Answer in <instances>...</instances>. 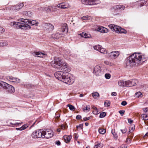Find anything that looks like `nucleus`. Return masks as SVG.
<instances>
[{"mask_svg":"<svg viewBox=\"0 0 148 148\" xmlns=\"http://www.w3.org/2000/svg\"><path fill=\"white\" fill-rule=\"evenodd\" d=\"M51 66L54 68L63 70L66 72L65 75L62 81L69 84H71L74 82V80L71 77L70 75L68 73L70 69L68 67L67 63L64 62L60 58L57 56L54 58V60L51 62Z\"/></svg>","mask_w":148,"mask_h":148,"instance_id":"f257e3e1","label":"nucleus"},{"mask_svg":"<svg viewBox=\"0 0 148 148\" xmlns=\"http://www.w3.org/2000/svg\"><path fill=\"white\" fill-rule=\"evenodd\" d=\"M19 21L23 23L14 21L11 22L10 25L11 26L15 28L27 30L31 28L30 25H28V23L31 24L32 25H38V22L36 20L29 21L28 19H20L19 20Z\"/></svg>","mask_w":148,"mask_h":148,"instance_id":"f03ea898","label":"nucleus"},{"mask_svg":"<svg viewBox=\"0 0 148 148\" xmlns=\"http://www.w3.org/2000/svg\"><path fill=\"white\" fill-rule=\"evenodd\" d=\"M145 61L144 57L140 53H134L127 58V64L133 67L140 65Z\"/></svg>","mask_w":148,"mask_h":148,"instance_id":"7ed1b4c3","label":"nucleus"},{"mask_svg":"<svg viewBox=\"0 0 148 148\" xmlns=\"http://www.w3.org/2000/svg\"><path fill=\"white\" fill-rule=\"evenodd\" d=\"M53 131L50 129H46L45 131H42L43 138L49 139L52 137L53 135Z\"/></svg>","mask_w":148,"mask_h":148,"instance_id":"20e7f679","label":"nucleus"},{"mask_svg":"<svg viewBox=\"0 0 148 148\" xmlns=\"http://www.w3.org/2000/svg\"><path fill=\"white\" fill-rule=\"evenodd\" d=\"M66 72H64L63 71H57L54 74L55 77L59 80L62 81L65 75H66Z\"/></svg>","mask_w":148,"mask_h":148,"instance_id":"39448f33","label":"nucleus"},{"mask_svg":"<svg viewBox=\"0 0 148 148\" xmlns=\"http://www.w3.org/2000/svg\"><path fill=\"white\" fill-rule=\"evenodd\" d=\"M32 136L33 138H43L42 131L41 130L35 131L32 133Z\"/></svg>","mask_w":148,"mask_h":148,"instance_id":"423d86ee","label":"nucleus"},{"mask_svg":"<svg viewBox=\"0 0 148 148\" xmlns=\"http://www.w3.org/2000/svg\"><path fill=\"white\" fill-rule=\"evenodd\" d=\"M101 67L99 65L96 66L94 69L93 73L96 76H99L101 75Z\"/></svg>","mask_w":148,"mask_h":148,"instance_id":"0eeeda50","label":"nucleus"},{"mask_svg":"<svg viewBox=\"0 0 148 148\" xmlns=\"http://www.w3.org/2000/svg\"><path fill=\"white\" fill-rule=\"evenodd\" d=\"M82 3L85 5H95L98 4L97 3V0H82Z\"/></svg>","mask_w":148,"mask_h":148,"instance_id":"6e6552de","label":"nucleus"},{"mask_svg":"<svg viewBox=\"0 0 148 148\" xmlns=\"http://www.w3.org/2000/svg\"><path fill=\"white\" fill-rule=\"evenodd\" d=\"M120 54V52L118 51H112V52L108 53V56L113 59H115L117 58Z\"/></svg>","mask_w":148,"mask_h":148,"instance_id":"1a4fd4ad","label":"nucleus"},{"mask_svg":"<svg viewBox=\"0 0 148 148\" xmlns=\"http://www.w3.org/2000/svg\"><path fill=\"white\" fill-rule=\"evenodd\" d=\"M24 6V4L23 3H20L12 7L11 9L12 10L18 11L21 9Z\"/></svg>","mask_w":148,"mask_h":148,"instance_id":"9d476101","label":"nucleus"},{"mask_svg":"<svg viewBox=\"0 0 148 148\" xmlns=\"http://www.w3.org/2000/svg\"><path fill=\"white\" fill-rule=\"evenodd\" d=\"M44 27L47 30L49 31H52L54 29L53 25L50 23L45 24Z\"/></svg>","mask_w":148,"mask_h":148,"instance_id":"9b49d317","label":"nucleus"},{"mask_svg":"<svg viewBox=\"0 0 148 148\" xmlns=\"http://www.w3.org/2000/svg\"><path fill=\"white\" fill-rule=\"evenodd\" d=\"M5 89L7 90L10 93H13L15 92V90L14 88L12 85H9L7 84L6 86L5 87Z\"/></svg>","mask_w":148,"mask_h":148,"instance_id":"f8f14e48","label":"nucleus"},{"mask_svg":"<svg viewBox=\"0 0 148 148\" xmlns=\"http://www.w3.org/2000/svg\"><path fill=\"white\" fill-rule=\"evenodd\" d=\"M108 27L112 31L115 32L117 33V31L119 28V27L114 24H110L108 25Z\"/></svg>","mask_w":148,"mask_h":148,"instance_id":"ddd939ff","label":"nucleus"},{"mask_svg":"<svg viewBox=\"0 0 148 148\" xmlns=\"http://www.w3.org/2000/svg\"><path fill=\"white\" fill-rule=\"evenodd\" d=\"M125 8V7L122 5H116L112 7V9L114 11L120 10H124Z\"/></svg>","mask_w":148,"mask_h":148,"instance_id":"4468645a","label":"nucleus"},{"mask_svg":"<svg viewBox=\"0 0 148 148\" xmlns=\"http://www.w3.org/2000/svg\"><path fill=\"white\" fill-rule=\"evenodd\" d=\"M8 79L10 81L13 82L19 83L20 82V79H19L12 76L8 77Z\"/></svg>","mask_w":148,"mask_h":148,"instance_id":"2eb2a0df","label":"nucleus"},{"mask_svg":"<svg viewBox=\"0 0 148 148\" xmlns=\"http://www.w3.org/2000/svg\"><path fill=\"white\" fill-rule=\"evenodd\" d=\"M57 7L58 8H61L62 9H65L70 7V5L68 3H62L58 4Z\"/></svg>","mask_w":148,"mask_h":148,"instance_id":"dca6fc26","label":"nucleus"},{"mask_svg":"<svg viewBox=\"0 0 148 148\" xmlns=\"http://www.w3.org/2000/svg\"><path fill=\"white\" fill-rule=\"evenodd\" d=\"M68 29L67 28V25L66 23L63 24L62 26L61 31L62 32H64L67 33L68 32Z\"/></svg>","mask_w":148,"mask_h":148,"instance_id":"f3484780","label":"nucleus"},{"mask_svg":"<svg viewBox=\"0 0 148 148\" xmlns=\"http://www.w3.org/2000/svg\"><path fill=\"white\" fill-rule=\"evenodd\" d=\"M33 55L34 56H37L39 57L42 58L45 54L40 52H35L33 53Z\"/></svg>","mask_w":148,"mask_h":148,"instance_id":"a211bd4d","label":"nucleus"},{"mask_svg":"<svg viewBox=\"0 0 148 148\" xmlns=\"http://www.w3.org/2000/svg\"><path fill=\"white\" fill-rule=\"evenodd\" d=\"M99 32L102 33H107L108 32V30L107 28L102 27H100L98 28Z\"/></svg>","mask_w":148,"mask_h":148,"instance_id":"6ab92c4d","label":"nucleus"},{"mask_svg":"<svg viewBox=\"0 0 148 148\" xmlns=\"http://www.w3.org/2000/svg\"><path fill=\"white\" fill-rule=\"evenodd\" d=\"M79 35L81 36L82 37L86 38H88L91 37V35L90 34L84 32H83L82 33L79 34Z\"/></svg>","mask_w":148,"mask_h":148,"instance_id":"aec40b11","label":"nucleus"},{"mask_svg":"<svg viewBox=\"0 0 148 148\" xmlns=\"http://www.w3.org/2000/svg\"><path fill=\"white\" fill-rule=\"evenodd\" d=\"M91 107L93 110V111L92 112L93 114L96 115L99 113V111L98 110V109L95 106H92Z\"/></svg>","mask_w":148,"mask_h":148,"instance_id":"412c9836","label":"nucleus"},{"mask_svg":"<svg viewBox=\"0 0 148 148\" xmlns=\"http://www.w3.org/2000/svg\"><path fill=\"white\" fill-rule=\"evenodd\" d=\"M64 138L65 142L66 143L69 142L71 140V136H64Z\"/></svg>","mask_w":148,"mask_h":148,"instance_id":"4be33fe9","label":"nucleus"},{"mask_svg":"<svg viewBox=\"0 0 148 148\" xmlns=\"http://www.w3.org/2000/svg\"><path fill=\"white\" fill-rule=\"evenodd\" d=\"M23 13V14H24L25 16L28 17H31L33 15L32 12L29 11H25Z\"/></svg>","mask_w":148,"mask_h":148,"instance_id":"5701e85b","label":"nucleus"},{"mask_svg":"<svg viewBox=\"0 0 148 148\" xmlns=\"http://www.w3.org/2000/svg\"><path fill=\"white\" fill-rule=\"evenodd\" d=\"M7 83L3 81H0V88L5 89Z\"/></svg>","mask_w":148,"mask_h":148,"instance_id":"b1692460","label":"nucleus"},{"mask_svg":"<svg viewBox=\"0 0 148 148\" xmlns=\"http://www.w3.org/2000/svg\"><path fill=\"white\" fill-rule=\"evenodd\" d=\"M119 28L120 29H118V31H117V33L125 34L127 33V31L121 28L120 27H119Z\"/></svg>","mask_w":148,"mask_h":148,"instance_id":"393cba45","label":"nucleus"},{"mask_svg":"<svg viewBox=\"0 0 148 148\" xmlns=\"http://www.w3.org/2000/svg\"><path fill=\"white\" fill-rule=\"evenodd\" d=\"M130 82L132 84L131 86H133L136 85V83H138V81L135 79H132L130 80Z\"/></svg>","mask_w":148,"mask_h":148,"instance_id":"a878e982","label":"nucleus"},{"mask_svg":"<svg viewBox=\"0 0 148 148\" xmlns=\"http://www.w3.org/2000/svg\"><path fill=\"white\" fill-rule=\"evenodd\" d=\"M92 96L95 99H97L99 97V93L97 92H93L92 93Z\"/></svg>","mask_w":148,"mask_h":148,"instance_id":"bb28decb","label":"nucleus"},{"mask_svg":"<svg viewBox=\"0 0 148 148\" xmlns=\"http://www.w3.org/2000/svg\"><path fill=\"white\" fill-rule=\"evenodd\" d=\"M99 51L100 53L103 54H108V52L106 50V49H105L102 48V47L101 48V49H100Z\"/></svg>","mask_w":148,"mask_h":148,"instance_id":"cd10ccee","label":"nucleus"},{"mask_svg":"<svg viewBox=\"0 0 148 148\" xmlns=\"http://www.w3.org/2000/svg\"><path fill=\"white\" fill-rule=\"evenodd\" d=\"M104 63L106 65H108L110 66H112L114 65V64L113 63L109 61H105L104 62Z\"/></svg>","mask_w":148,"mask_h":148,"instance_id":"c85d7f7f","label":"nucleus"},{"mask_svg":"<svg viewBox=\"0 0 148 148\" xmlns=\"http://www.w3.org/2000/svg\"><path fill=\"white\" fill-rule=\"evenodd\" d=\"M118 85L119 86H123L125 85V82L123 80H120L118 83Z\"/></svg>","mask_w":148,"mask_h":148,"instance_id":"c756f323","label":"nucleus"},{"mask_svg":"<svg viewBox=\"0 0 148 148\" xmlns=\"http://www.w3.org/2000/svg\"><path fill=\"white\" fill-rule=\"evenodd\" d=\"M141 117L143 118V119L145 120H148V116L146 114H143L141 115Z\"/></svg>","mask_w":148,"mask_h":148,"instance_id":"7c9ffc66","label":"nucleus"},{"mask_svg":"<svg viewBox=\"0 0 148 148\" xmlns=\"http://www.w3.org/2000/svg\"><path fill=\"white\" fill-rule=\"evenodd\" d=\"M99 133L103 134L106 132V130L104 129L100 128L99 130Z\"/></svg>","mask_w":148,"mask_h":148,"instance_id":"2f4dec72","label":"nucleus"},{"mask_svg":"<svg viewBox=\"0 0 148 148\" xmlns=\"http://www.w3.org/2000/svg\"><path fill=\"white\" fill-rule=\"evenodd\" d=\"M66 106L69 107V109L71 110H75V107L73 105L71 104H68Z\"/></svg>","mask_w":148,"mask_h":148,"instance_id":"473e14b6","label":"nucleus"},{"mask_svg":"<svg viewBox=\"0 0 148 148\" xmlns=\"http://www.w3.org/2000/svg\"><path fill=\"white\" fill-rule=\"evenodd\" d=\"M7 45V42L6 41L1 42H0V47L6 46Z\"/></svg>","mask_w":148,"mask_h":148,"instance_id":"72a5a7b5","label":"nucleus"},{"mask_svg":"<svg viewBox=\"0 0 148 148\" xmlns=\"http://www.w3.org/2000/svg\"><path fill=\"white\" fill-rule=\"evenodd\" d=\"M101 47V46L99 45H96L94 47V48L95 50L99 51Z\"/></svg>","mask_w":148,"mask_h":148,"instance_id":"f704fd0d","label":"nucleus"},{"mask_svg":"<svg viewBox=\"0 0 148 148\" xmlns=\"http://www.w3.org/2000/svg\"><path fill=\"white\" fill-rule=\"evenodd\" d=\"M91 17L90 16H84L82 17L81 18V19L82 20H90L91 19Z\"/></svg>","mask_w":148,"mask_h":148,"instance_id":"c9c22d12","label":"nucleus"},{"mask_svg":"<svg viewBox=\"0 0 148 148\" xmlns=\"http://www.w3.org/2000/svg\"><path fill=\"white\" fill-rule=\"evenodd\" d=\"M62 35H63L62 34H60L58 33H56L55 34V36L56 37H54L55 38H60L62 36Z\"/></svg>","mask_w":148,"mask_h":148,"instance_id":"e433bc0d","label":"nucleus"},{"mask_svg":"<svg viewBox=\"0 0 148 148\" xmlns=\"http://www.w3.org/2000/svg\"><path fill=\"white\" fill-rule=\"evenodd\" d=\"M147 1V0H141L140 1H139L140 2V3L142 4L141 6H142L144 4H146Z\"/></svg>","mask_w":148,"mask_h":148,"instance_id":"4c0bfd02","label":"nucleus"},{"mask_svg":"<svg viewBox=\"0 0 148 148\" xmlns=\"http://www.w3.org/2000/svg\"><path fill=\"white\" fill-rule=\"evenodd\" d=\"M130 82V80H128L125 82V86H131V85L132 84Z\"/></svg>","mask_w":148,"mask_h":148,"instance_id":"58836bf2","label":"nucleus"},{"mask_svg":"<svg viewBox=\"0 0 148 148\" xmlns=\"http://www.w3.org/2000/svg\"><path fill=\"white\" fill-rule=\"evenodd\" d=\"M101 146L100 143H95L94 148H101Z\"/></svg>","mask_w":148,"mask_h":148,"instance_id":"ea45409f","label":"nucleus"},{"mask_svg":"<svg viewBox=\"0 0 148 148\" xmlns=\"http://www.w3.org/2000/svg\"><path fill=\"white\" fill-rule=\"evenodd\" d=\"M110 102L109 101H106L104 102V105L105 106L108 107L110 106Z\"/></svg>","mask_w":148,"mask_h":148,"instance_id":"a19ab883","label":"nucleus"},{"mask_svg":"<svg viewBox=\"0 0 148 148\" xmlns=\"http://www.w3.org/2000/svg\"><path fill=\"white\" fill-rule=\"evenodd\" d=\"M142 94L139 92H138L136 93L135 96L137 97H141L142 96Z\"/></svg>","mask_w":148,"mask_h":148,"instance_id":"79ce46f5","label":"nucleus"},{"mask_svg":"<svg viewBox=\"0 0 148 148\" xmlns=\"http://www.w3.org/2000/svg\"><path fill=\"white\" fill-rule=\"evenodd\" d=\"M90 106L88 105L86 106L85 108H84L83 109V111L84 112L86 111H89L90 110Z\"/></svg>","mask_w":148,"mask_h":148,"instance_id":"37998d69","label":"nucleus"},{"mask_svg":"<svg viewBox=\"0 0 148 148\" xmlns=\"http://www.w3.org/2000/svg\"><path fill=\"white\" fill-rule=\"evenodd\" d=\"M112 133L113 134L114 137L116 138L117 137V136L116 133L115 132L114 130H112Z\"/></svg>","mask_w":148,"mask_h":148,"instance_id":"c03bdc74","label":"nucleus"},{"mask_svg":"<svg viewBox=\"0 0 148 148\" xmlns=\"http://www.w3.org/2000/svg\"><path fill=\"white\" fill-rule=\"evenodd\" d=\"M106 114L105 112H103L100 113L99 117L101 118H103L106 116Z\"/></svg>","mask_w":148,"mask_h":148,"instance_id":"a18cd8bd","label":"nucleus"},{"mask_svg":"<svg viewBox=\"0 0 148 148\" xmlns=\"http://www.w3.org/2000/svg\"><path fill=\"white\" fill-rule=\"evenodd\" d=\"M5 29L3 27H0V35L3 33L5 32Z\"/></svg>","mask_w":148,"mask_h":148,"instance_id":"49530a36","label":"nucleus"},{"mask_svg":"<svg viewBox=\"0 0 148 148\" xmlns=\"http://www.w3.org/2000/svg\"><path fill=\"white\" fill-rule=\"evenodd\" d=\"M105 76L106 79H109L111 77V75L109 73H106L105 74Z\"/></svg>","mask_w":148,"mask_h":148,"instance_id":"de8ad7c7","label":"nucleus"},{"mask_svg":"<svg viewBox=\"0 0 148 148\" xmlns=\"http://www.w3.org/2000/svg\"><path fill=\"white\" fill-rule=\"evenodd\" d=\"M28 127V126L27 125H23L21 127V130H23L26 129Z\"/></svg>","mask_w":148,"mask_h":148,"instance_id":"09e8293b","label":"nucleus"},{"mask_svg":"<svg viewBox=\"0 0 148 148\" xmlns=\"http://www.w3.org/2000/svg\"><path fill=\"white\" fill-rule=\"evenodd\" d=\"M61 127L62 129L64 130L67 128V126L66 125L63 124L61 126Z\"/></svg>","mask_w":148,"mask_h":148,"instance_id":"8fccbe9b","label":"nucleus"},{"mask_svg":"<svg viewBox=\"0 0 148 148\" xmlns=\"http://www.w3.org/2000/svg\"><path fill=\"white\" fill-rule=\"evenodd\" d=\"M130 128L129 132V133L131 132L130 129L131 130L132 132L135 129V127L134 126H132L130 127Z\"/></svg>","mask_w":148,"mask_h":148,"instance_id":"3c124183","label":"nucleus"},{"mask_svg":"<svg viewBox=\"0 0 148 148\" xmlns=\"http://www.w3.org/2000/svg\"><path fill=\"white\" fill-rule=\"evenodd\" d=\"M121 131L122 133L124 134L127 131V130L125 128L121 130Z\"/></svg>","mask_w":148,"mask_h":148,"instance_id":"603ef678","label":"nucleus"},{"mask_svg":"<svg viewBox=\"0 0 148 148\" xmlns=\"http://www.w3.org/2000/svg\"><path fill=\"white\" fill-rule=\"evenodd\" d=\"M127 104V102L126 101H124L122 102L121 104L123 106H125Z\"/></svg>","mask_w":148,"mask_h":148,"instance_id":"864d4df0","label":"nucleus"},{"mask_svg":"<svg viewBox=\"0 0 148 148\" xmlns=\"http://www.w3.org/2000/svg\"><path fill=\"white\" fill-rule=\"evenodd\" d=\"M125 112L124 110H120L119 111V113L121 114V116H123Z\"/></svg>","mask_w":148,"mask_h":148,"instance_id":"5fc2aeb1","label":"nucleus"},{"mask_svg":"<svg viewBox=\"0 0 148 148\" xmlns=\"http://www.w3.org/2000/svg\"><path fill=\"white\" fill-rule=\"evenodd\" d=\"M83 124H81L79 125L78 126H77L76 127L77 128H80L81 129H82L83 128Z\"/></svg>","mask_w":148,"mask_h":148,"instance_id":"6e6d98bb","label":"nucleus"},{"mask_svg":"<svg viewBox=\"0 0 148 148\" xmlns=\"http://www.w3.org/2000/svg\"><path fill=\"white\" fill-rule=\"evenodd\" d=\"M60 142L59 140H57L56 142V144L58 145H60Z\"/></svg>","mask_w":148,"mask_h":148,"instance_id":"4d7b16f0","label":"nucleus"},{"mask_svg":"<svg viewBox=\"0 0 148 148\" xmlns=\"http://www.w3.org/2000/svg\"><path fill=\"white\" fill-rule=\"evenodd\" d=\"M82 117L80 115H78L76 117V119H81Z\"/></svg>","mask_w":148,"mask_h":148,"instance_id":"13d9d810","label":"nucleus"},{"mask_svg":"<svg viewBox=\"0 0 148 148\" xmlns=\"http://www.w3.org/2000/svg\"><path fill=\"white\" fill-rule=\"evenodd\" d=\"M90 119V117H84V118L83 119H84V120L85 121H87L88 120H89Z\"/></svg>","mask_w":148,"mask_h":148,"instance_id":"bf43d9fd","label":"nucleus"},{"mask_svg":"<svg viewBox=\"0 0 148 148\" xmlns=\"http://www.w3.org/2000/svg\"><path fill=\"white\" fill-rule=\"evenodd\" d=\"M128 121L129 123L131 124L133 122V120L130 119H128Z\"/></svg>","mask_w":148,"mask_h":148,"instance_id":"052dcab7","label":"nucleus"},{"mask_svg":"<svg viewBox=\"0 0 148 148\" xmlns=\"http://www.w3.org/2000/svg\"><path fill=\"white\" fill-rule=\"evenodd\" d=\"M130 140H131V139L129 138H127L126 142L127 143V142L130 143Z\"/></svg>","mask_w":148,"mask_h":148,"instance_id":"680f3d73","label":"nucleus"},{"mask_svg":"<svg viewBox=\"0 0 148 148\" xmlns=\"http://www.w3.org/2000/svg\"><path fill=\"white\" fill-rule=\"evenodd\" d=\"M112 96H115L116 95V93L115 92H113L111 93Z\"/></svg>","mask_w":148,"mask_h":148,"instance_id":"e2e57ef3","label":"nucleus"},{"mask_svg":"<svg viewBox=\"0 0 148 148\" xmlns=\"http://www.w3.org/2000/svg\"><path fill=\"white\" fill-rule=\"evenodd\" d=\"M78 136L77 134H75V139L77 140L78 138Z\"/></svg>","mask_w":148,"mask_h":148,"instance_id":"0e129e2a","label":"nucleus"},{"mask_svg":"<svg viewBox=\"0 0 148 148\" xmlns=\"http://www.w3.org/2000/svg\"><path fill=\"white\" fill-rule=\"evenodd\" d=\"M143 110L145 112H147L148 110V108H143Z\"/></svg>","mask_w":148,"mask_h":148,"instance_id":"69168bd1","label":"nucleus"},{"mask_svg":"<svg viewBox=\"0 0 148 148\" xmlns=\"http://www.w3.org/2000/svg\"><path fill=\"white\" fill-rule=\"evenodd\" d=\"M16 129L17 130H21V127H20V128H16Z\"/></svg>","mask_w":148,"mask_h":148,"instance_id":"338daca9","label":"nucleus"},{"mask_svg":"<svg viewBox=\"0 0 148 148\" xmlns=\"http://www.w3.org/2000/svg\"><path fill=\"white\" fill-rule=\"evenodd\" d=\"M85 125L86 126H87L88 125V123H85Z\"/></svg>","mask_w":148,"mask_h":148,"instance_id":"774afa93","label":"nucleus"}]
</instances>
